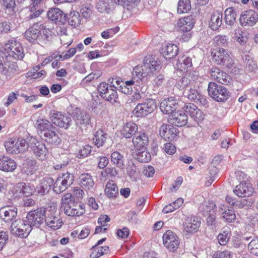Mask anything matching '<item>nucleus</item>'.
I'll list each match as a JSON object with an SVG mask.
<instances>
[{
	"mask_svg": "<svg viewBox=\"0 0 258 258\" xmlns=\"http://www.w3.org/2000/svg\"><path fill=\"white\" fill-rule=\"evenodd\" d=\"M161 64L152 56H147L144 58L143 65L136 66L134 69V74L136 75L141 82H146L160 70Z\"/></svg>",
	"mask_w": 258,
	"mask_h": 258,
	"instance_id": "nucleus-1",
	"label": "nucleus"
},
{
	"mask_svg": "<svg viewBox=\"0 0 258 258\" xmlns=\"http://www.w3.org/2000/svg\"><path fill=\"white\" fill-rule=\"evenodd\" d=\"M1 51L6 58L11 57L20 60L24 56V49L21 44L16 41H9L1 48Z\"/></svg>",
	"mask_w": 258,
	"mask_h": 258,
	"instance_id": "nucleus-2",
	"label": "nucleus"
},
{
	"mask_svg": "<svg viewBox=\"0 0 258 258\" xmlns=\"http://www.w3.org/2000/svg\"><path fill=\"white\" fill-rule=\"evenodd\" d=\"M208 92L213 99L219 102H225L230 96V93L227 88L213 82L209 83Z\"/></svg>",
	"mask_w": 258,
	"mask_h": 258,
	"instance_id": "nucleus-3",
	"label": "nucleus"
},
{
	"mask_svg": "<svg viewBox=\"0 0 258 258\" xmlns=\"http://www.w3.org/2000/svg\"><path fill=\"white\" fill-rule=\"evenodd\" d=\"M28 147L27 141L23 138H10L5 143L7 153L11 154L23 153L27 150Z\"/></svg>",
	"mask_w": 258,
	"mask_h": 258,
	"instance_id": "nucleus-4",
	"label": "nucleus"
},
{
	"mask_svg": "<svg viewBox=\"0 0 258 258\" xmlns=\"http://www.w3.org/2000/svg\"><path fill=\"white\" fill-rule=\"evenodd\" d=\"M32 229L27 220L20 219L14 221L10 227L11 232L13 235L23 238L28 236Z\"/></svg>",
	"mask_w": 258,
	"mask_h": 258,
	"instance_id": "nucleus-5",
	"label": "nucleus"
},
{
	"mask_svg": "<svg viewBox=\"0 0 258 258\" xmlns=\"http://www.w3.org/2000/svg\"><path fill=\"white\" fill-rule=\"evenodd\" d=\"M212 53L213 60L218 64L230 68L234 64V60L230 53L225 49L217 48Z\"/></svg>",
	"mask_w": 258,
	"mask_h": 258,
	"instance_id": "nucleus-6",
	"label": "nucleus"
},
{
	"mask_svg": "<svg viewBox=\"0 0 258 258\" xmlns=\"http://www.w3.org/2000/svg\"><path fill=\"white\" fill-rule=\"evenodd\" d=\"M49 117L53 124L61 128L68 129L72 124V119L69 116L57 110H51Z\"/></svg>",
	"mask_w": 258,
	"mask_h": 258,
	"instance_id": "nucleus-7",
	"label": "nucleus"
},
{
	"mask_svg": "<svg viewBox=\"0 0 258 258\" xmlns=\"http://www.w3.org/2000/svg\"><path fill=\"white\" fill-rule=\"evenodd\" d=\"M98 91L100 96L113 104L118 102V96L116 89L109 88V84L106 83H101L98 86Z\"/></svg>",
	"mask_w": 258,
	"mask_h": 258,
	"instance_id": "nucleus-8",
	"label": "nucleus"
},
{
	"mask_svg": "<svg viewBox=\"0 0 258 258\" xmlns=\"http://www.w3.org/2000/svg\"><path fill=\"white\" fill-rule=\"evenodd\" d=\"M46 210L43 208H38L30 211L27 215V221L32 228L33 226L39 227L44 222Z\"/></svg>",
	"mask_w": 258,
	"mask_h": 258,
	"instance_id": "nucleus-9",
	"label": "nucleus"
},
{
	"mask_svg": "<svg viewBox=\"0 0 258 258\" xmlns=\"http://www.w3.org/2000/svg\"><path fill=\"white\" fill-rule=\"evenodd\" d=\"M157 103L155 100L147 99L143 103L138 104L133 110V113L138 117L146 116L156 109Z\"/></svg>",
	"mask_w": 258,
	"mask_h": 258,
	"instance_id": "nucleus-10",
	"label": "nucleus"
},
{
	"mask_svg": "<svg viewBox=\"0 0 258 258\" xmlns=\"http://www.w3.org/2000/svg\"><path fill=\"white\" fill-rule=\"evenodd\" d=\"M29 146L38 159L44 160L48 153V150L44 143L32 138Z\"/></svg>",
	"mask_w": 258,
	"mask_h": 258,
	"instance_id": "nucleus-11",
	"label": "nucleus"
},
{
	"mask_svg": "<svg viewBox=\"0 0 258 258\" xmlns=\"http://www.w3.org/2000/svg\"><path fill=\"white\" fill-rule=\"evenodd\" d=\"M183 95L189 100L199 102L203 106H206L209 103L205 96L202 95L196 87L185 89Z\"/></svg>",
	"mask_w": 258,
	"mask_h": 258,
	"instance_id": "nucleus-12",
	"label": "nucleus"
},
{
	"mask_svg": "<svg viewBox=\"0 0 258 258\" xmlns=\"http://www.w3.org/2000/svg\"><path fill=\"white\" fill-rule=\"evenodd\" d=\"M179 133L176 127L169 124H163L159 128L160 136L165 140L175 141L178 138Z\"/></svg>",
	"mask_w": 258,
	"mask_h": 258,
	"instance_id": "nucleus-13",
	"label": "nucleus"
},
{
	"mask_svg": "<svg viewBox=\"0 0 258 258\" xmlns=\"http://www.w3.org/2000/svg\"><path fill=\"white\" fill-rule=\"evenodd\" d=\"M73 112L71 113V116L75 120L77 125L89 124L91 120V117L89 113L85 111H82L80 108L72 106Z\"/></svg>",
	"mask_w": 258,
	"mask_h": 258,
	"instance_id": "nucleus-14",
	"label": "nucleus"
},
{
	"mask_svg": "<svg viewBox=\"0 0 258 258\" xmlns=\"http://www.w3.org/2000/svg\"><path fill=\"white\" fill-rule=\"evenodd\" d=\"M239 22L242 26H253L258 22V13L252 10L245 11L241 14Z\"/></svg>",
	"mask_w": 258,
	"mask_h": 258,
	"instance_id": "nucleus-15",
	"label": "nucleus"
},
{
	"mask_svg": "<svg viewBox=\"0 0 258 258\" xmlns=\"http://www.w3.org/2000/svg\"><path fill=\"white\" fill-rule=\"evenodd\" d=\"M164 245L170 251H174L179 245L178 236L170 230L167 231L163 235Z\"/></svg>",
	"mask_w": 258,
	"mask_h": 258,
	"instance_id": "nucleus-16",
	"label": "nucleus"
},
{
	"mask_svg": "<svg viewBox=\"0 0 258 258\" xmlns=\"http://www.w3.org/2000/svg\"><path fill=\"white\" fill-rule=\"evenodd\" d=\"M65 214L68 216H80L85 212V205L74 203L62 206L61 208Z\"/></svg>",
	"mask_w": 258,
	"mask_h": 258,
	"instance_id": "nucleus-17",
	"label": "nucleus"
},
{
	"mask_svg": "<svg viewBox=\"0 0 258 258\" xmlns=\"http://www.w3.org/2000/svg\"><path fill=\"white\" fill-rule=\"evenodd\" d=\"M210 73L211 79L219 83L228 85L231 82L230 76L218 68H212Z\"/></svg>",
	"mask_w": 258,
	"mask_h": 258,
	"instance_id": "nucleus-18",
	"label": "nucleus"
},
{
	"mask_svg": "<svg viewBox=\"0 0 258 258\" xmlns=\"http://www.w3.org/2000/svg\"><path fill=\"white\" fill-rule=\"evenodd\" d=\"M44 221L47 226L54 230L60 228L62 224V221L56 216L54 209L46 210Z\"/></svg>",
	"mask_w": 258,
	"mask_h": 258,
	"instance_id": "nucleus-19",
	"label": "nucleus"
},
{
	"mask_svg": "<svg viewBox=\"0 0 258 258\" xmlns=\"http://www.w3.org/2000/svg\"><path fill=\"white\" fill-rule=\"evenodd\" d=\"M168 122L177 126H182L187 122V115L182 111L177 110L169 116Z\"/></svg>",
	"mask_w": 258,
	"mask_h": 258,
	"instance_id": "nucleus-20",
	"label": "nucleus"
},
{
	"mask_svg": "<svg viewBox=\"0 0 258 258\" xmlns=\"http://www.w3.org/2000/svg\"><path fill=\"white\" fill-rule=\"evenodd\" d=\"M178 106V101L174 97H170L162 100L160 103V108L161 111L165 114L170 115L176 111Z\"/></svg>",
	"mask_w": 258,
	"mask_h": 258,
	"instance_id": "nucleus-21",
	"label": "nucleus"
},
{
	"mask_svg": "<svg viewBox=\"0 0 258 258\" xmlns=\"http://www.w3.org/2000/svg\"><path fill=\"white\" fill-rule=\"evenodd\" d=\"M233 192L239 197H249L253 192V188L249 182L242 181L235 187Z\"/></svg>",
	"mask_w": 258,
	"mask_h": 258,
	"instance_id": "nucleus-22",
	"label": "nucleus"
},
{
	"mask_svg": "<svg viewBox=\"0 0 258 258\" xmlns=\"http://www.w3.org/2000/svg\"><path fill=\"white\" fill-rule=\"evenodd\" d=\"M141 82V81L140 80L139 78L136 75H134L133 71L132 79L125 82L122 81L117 89L125 94H130L133 91L132 86L134 84H136V86L138 85Z\"/></svg>",
	"mask_w": 258,
	"mask_h": 258,
	"instance_id": "nucleus-23",
	"label": "nucleus"
},
{
	"mask_svg": "<svg viewBox=\"0 0 258 258\" xmlns=\"http://www.w3.org/2000/svg\"><path fill=\"white\" fill-rule=\"evenodd\" d=\"M201 222L200 219L196 216L187 217L183 223L184 230L188 233H194L198 231Z\"/></svg>",
	"mask_w": 258,
	"mask_h": 258,
	"instance_id": "nucleus-24",
	"label": "nucleus"
},
{
	"mask_svg": "<svg viewBox=\"0 0 258 258\" xmlns=\"http://www.w3.org/2000/svg\"><path fill=\"white\" fill-rule=\"evenodd\" d=\"M17 165L14 160L7 156H0V170L11 172L17 168Z\"/></svg>",
	"mask_w": 258,
	"mask_h": 258,
	"instance_id": "nucleus-25",
	"label": "nucleus"
},
{
	"mask_svg": "<svg viewBox=\"0 0 258 258\" xmlns=\"http://www.w3.org/2000/svg\"><path fill=\"white\" fill-rule=\"evenodd\" d=\"M185 111L197 122H201L204 119L203 112L193 103H188L184 106Z\"/></svg>",
	"mask_w": 258,
	"mask_h": 258,
	"instance_id": "nucleus-26",
	"label": "nucleus"
},
{
	"mask_svg": "<svg viewBox=\"0 0 258 258\" xmlns=\"http://www.w3.org/2000/svg\"><path fill=\"white\" fill-rule=\"evenodd\" d=\"M53 183V179L46 176L40 180L39 185L37 186L36 191L38 195L42 196L48 193L50 187Z\"/></svg>",
	"mask_w": 258,
	"mask_h": 258,
	"instance_id": "nucleus-27",
	"label": "nucleus"
},
{
	"mask_svg": "<svg viewBox=\"0 0 258 258\" xmlns=\"http://www.w3.org/2000/svg\"><path fill=\"white\" fill-rule=\"evenodd\" d=\"M149 142L148 135L145 133H137L133 138V143L136 150H144Z\"/></svg>",
	"mask_w": 258,
	"mask_h": 258,
	"instance_id": "nucleus-28",
	"label": "nucleus"
},
{
	"mask_svg": "<svg viewBox=\"0 0 258 258\" xmlns=\"http://www.w3.org/2000/svg\"><path fill=\"white\" fill-rule=\"evenodd\" d=\"M42 28V26L41 24L36 23L34 24L25 32L26 38L32 42L40 39L39 36Z\"/></svg>",
	"mask_w": 258,
	"mask_h": 258,
	"instance_id": "nucleus-29",
	"label": "nucleus"
},
{
	"mask_svg": "<svg viewBox=\"0 0 258 258\" xmlns=\"http://www.w3.org/2000/svg\"><path fill=\"white\" fill-rule=\"evenodd\" d=\"M56 127L54 126L53 128H51L49 132L45 133L42 135V139L50 145L53 146L58 145L60 143L61 140L56 133Z\"/></svg>",
	"mask_w": 258,
	"mask_h": 258,
	"instance_id": "nucleus-30",
	"label": "nucleus"
},
{
	"mask_svg": "<svg viewBox=\"0 0 258 258\" xmlns=\"http://www.w3.org/2000/svg\"><path fill=\"white\" fill-rule=\"evenodd\" d=\"M17 70L18 66L15 62L8 61L4 62L3 68L0 71L5 76L6 79L9 80L15 75Z\"/></svg>",
	"mask_w": 258,
	"mask_h": 258,
	"instance_id": "nucleus-31",
	"label": "nucleus"
},
{
	"mask_svg": "<svg viewBox=\"0 0 258 258\" xmlns=\"http://www.w3.org/2000/svg\"><path fill=\"white\" fill-rule=\"evenodd\" d=\"M195 20L192 15L179 19L177 22V26L180 30L183 32L190 31L195 24Z\"/></svg>",
	"mask_w": 258,
	"mask_h": 258,
	"instance_id": "nucleus-32",
	"label": "nucleus"
},
{
	"mask_svg": "<svg viewBox=\"0 0 258 258\" xmlns=\"http://www.w3.org/2000/svg\"><path fill=\"white\" fill-rule=\"evenodd\" d=\"M48 18L55 23H62L63 24L66 21V15L58 8L51 9L47 12Z\"/></svg>",
	"mask_w": 258,
	"mask_h": 258,
	"instance_id": "nucleus-33",
	"label": "nucleus"
},
{
	"mask_svg": "<svg viewBox=\"0 0 258 258\" xmlns=\"http://www.w3.org/2000/svg\"><path fill=\"white\" fill-rule=\"evenodd\" d=\"M17 215V208L13 207L3 208L0 210V218L6 222H9Z\"/></svg>",
	"mask_w": 258,
	"mask_h": 258,
	"instance_id": "nucleus-34",
	"label": "nucleus"
},
{
	"mask_svg": "<svg viewBox=\"0 0 258 258\" xmlns=\"http://www.w3.org/2000/svg\"><path fill=\"white\" fill-rule=\"evenodd\" d=\"M179 51L177 45L172 43L167 44L162 46L161 53L164 58L167 59H171L175 57Z\"/></svg>",
	"mask_w": 258,
	"mask_h": 258,
	"instance_id": "nucleus-35",
	"label": "nucleus"
},
{
	"mask_svg": "<svg viewBox=\"0 0 258 258\" xmlns=\"http://www.w3.org/2000/svg\"><path fill=\"white\" fill-rule=\"evenodd\" d=\"M54 126L53 125L52 123L48 120L42 118H38L36 122L35 127L38 132L40 133L41 136L49 132L51 128H53Z\"/></svg>",
	"mask_w": 258,
	"mask_h": 258,
	"instance_id": "nucleus-36",
	"label": "nucleus"
},
{
	"mask_svg": "<svg viewBox=\"0 0 258 258\" xmlns=\"http://www.w3.org/2000/svg\"><path fill=\"white\" fill-rule=\"evenodd\" d=\"M223 14L219 11H214L211 16L209 27L213 30H217L221 26Z\"/></svg>",
	"mask_w": 258,
	"mask_h": 258,
	"instance_id": "nucleus-37",
	"label": "nucleus"
},
{
	"mask_svg": "<svg viewBox=\"0 0 258 258\" xmlns=\"http://www.w3.org/2000/svg\"><path fill=\"white\" fill-rule=\"evenodd\" d=\"M79 182L80 186L85 190L92 188L95 183L93 177L87 173H84L80 175Z\"/></svg>",
	"mask_w": 258,
	"mask_h": 258,
	"instance_id": "nucleus-38",
	"label": "nucleus"
},
{
	"mask_svg": "<svg viewBox=\"0 0 258 258\" xmlns=\"http://www.w3.org/2000/svg\"><path fill=\"white\" fill-rule=\"evenodd\" d=\"M137 125L132 122H127L121 130V135L126 139L131 138L138 131Z\"/></svg>",
	"mask_w": 258,
	"mask_h": 258,
	"instance_id": "nucleus-39",
	"label": "nucleus"
},
{
	"mask_svg": "<svg viewBox=\"0 0 258 258\" xmlns=\"http://www.w3.org/2000/svg\"><path fill=\"white\" fill-rule=\"evenodd\" d=\"M37 161L28 159L23 164L22 171L27 175L33 174L37 169Z\"/></svg>",
	"mask_w": 258,
	"mask_h": 258,
	"instance_id": "nucleus-40",
	"label": "nucleus"
},
{
	"mask_svg": "<svg viewBox=\"0 0 258 258\" xmlns=\"http://www.w3.org/2000/svg\"><path fill=\"white\" fill-rule=\"evenodd\" d=\"M192 66L191 59L189 57L182 56L178 58L176 67L180 71H187Z\"/></svg>",
	"mask_w": 258,
	"mask_h": 258,
	"instance_id": "nucleus-41",
	"label": "nucleus"
},
{
	"mask_svg": "<svg viewBox=\"0 0 258 258\" xmlns=\"http://www.w3.org/2000/svg\"><path fill=\"white\" fill-rule=\"evenodd\" d=\"M106 138L107 134L102 130L99 129L97 131L94 135L93 138V143L96 147L99 148L103 146Z\"/></svg>",
	"mask_w": 258,
	"mask_h": 258,
	"instance_id": "nucleus-42",
	"label": "nucleus"
},
{
	"mask_svg": "<svg viewBox=\"0 0 258 258\" xmlns=\"http://www.w3.org/2000/svg\"><path fill=\"white\" fill-rule=\"evenodd\" d=\"M219 211L222 215V217L228 222H231L235 219V214L232 210L227 209V207L221 204L219 207Z\"/></svg>",
	"mask_w": 258,
	"mask_h": 258,
	"instance_id": "nucleus-43",
	"label": "nucleus"
},
{
	"mask_svg": "<svg viewBox=\"0 0 258 258\" xmlns=\"http://www.w3.org/2000/svg\"><path fill=\"white\" fill-rule=\"evenodd\" d=\"M118 187L113 180H109L106 185L105 192L108 198H114L118 194Z\"/></svg>",
	"mask_w": 258,
	"mask_h": 258,
	"instance_id": "nucleus-44",
	"label": "nucleus"
},
{
	"mask_svg": "<svg viewBox=\"0 0 258 258\" xmlns=\"http://www.w3.org/2000/svg\"><path fill=\"white\" fill-rule=\"evenodd\" d=\"M236 18L235 11L232 8H228L225 11V21L227 25L232 26L234 25Z\"/></svg>",
	"mask_w": 258,
	"mask_h": 258,
	"instance_id": "nucleus-45",
	"label": "nucleus"
},
{
	"mask_svg": "<svg viewBox=\"0 0 258 258\" xmlns=\"http://www.w3.org/2000/svg\"><path fill=\"white\" fill-rule=\"evenodd\" d=\"M108 250L109 247L107 246H97V245H95L92 247V251L90 254V258H98Z\"/></svg>",
	"mask_w": 258,
	"mask_h": 258,
	"instance_id": "nucleus-46",
	"label": "nucleus"
},
{
	"mask_svg": "<svg viewBox=\"0 0 258 258\" xmlns=\"http://www.w3.org/2000/svg\"><path fill=\"white\" fill-rule=\"evenodd\" d=\"M81 17L79 13L76 11H72L69 15L68 23L70 25L76 27L81 23Z\"/></svg>",
	"mask_w": 258,
	"mask_h": 258,
	"instance_id": "nucleus-47",
	"label": "nucleus"
},
{
	"mask_svg": "<svg viewBox=\"0 0 258 258\" xmlns=\"http://www.w3.org/2000/svg\"><path fill=\"white\" fill-rule=\"evenodd\" d=\"M0 4L3 9L9 14H13L15 13L16 6L15 0H0Z\"/></svg>",
	"mask_w": 258,
	"mask_h": 258,
	"instance_id": "nucleus-48",
	"label": "nucleus"
},
{
	"mask_svg": "<svg viewBox=\"0 0 258 258\" xmlns=\"http://www.w3.org/2000/svg\"><path fill=\"white\" fill-rule=\"evenodd\" d=\"M53 190L57 194H60L66 190L69 186L66 184L60 179L58 177L55 181L53 183Z\"/></svg>",
	"mask_w": 258,
	"mask_h": 258,
	"instance_id": "nucleus-49",
	"label": "nucleus"
},
{
	"mask_svg": "<svg viewBox=\"0 0 258 258\" xmlns=\"http://www.w3.org/2000/svg\"><path fill=\"white\" fill-rule=\"evenodd\" d=\"M183 200L181 198H179L172 203L166 206L163 209L164 213L167 214L172 212L175 210L179 208L183 204Z\"/></svg>",
	"mask_w": 258,
	"mask_h": 258,
	"instance_id": "nucleus-50",
	"label": "nucleus"
},
{
	"mask_svg": "<svg viewBox=\"0 0 258 258\" xmlns=\"http://www.w3.org/2000/svg\"><path fill=\"white\" fill-rule=\"evenodd\" d=\"M191 9L190 0H179L177 6V13L183 14L187 13Z\"/></svg>",
	"mask_w": 258,
	"mask_h": 258,
	"instance_id": "nucleus-51",
	"label": "nucleus"
},
{
	"mask_svg": "<svg viewBox=\"0 0 258 258\" xmlns=\"http://www.w3.org/2000/svg\"><path fill=\"white\" fill-rule=\"evenodd\" d=\"M137 159L141 162H148L151 159L150 153L146 150H137Z\"/></svg>",
	"mask_w": 258,
	"mask_h": 258,
	"instance_id": "nucleus-52",
	"label": "nucleus"
},
{
	"mask_svg": "<svg viewBox=\"0 0 258 258\" xmlns=\"http://www.w3.org/2000/svg\"><path fill=\"white\" fill-rule=\"evenodd\" d=\"M111 161L119 168H121L123 166V157L118 152L115 151L111 154Z\"/></svg>",
	"mask_w": 258,
	"mask_h": 258,
	"instance_id": "nucleus-53",
	"label": "nucleus"
},
{
	"mask_svg": "<svg viewBox=\"0 0 258 258\" xmlns=\"http://www.w3.org/2000/svg\"><path fill=\"white\" fill-rule=\"evenodd\" d=\"M96 8L100 13H109L111 9V6L108 0H101L98 2Z\"/></svg>",
	"mask_w": 258,
	"mask_h": 258,
	"instance_id": "nucleus-54",
	"label": "nucleus"
},
{
	"mask_svg": "<svg viewBox=\"0 0 258 258\" xmlns=\"http://www.w3.org/2000/svg\"><path fill=\"white\" fill-rule=\"evenodd\" d=\"M192 82L187 77L184 76L180 79L176 83V86L180 89L189 88L191 87Z\"/></svg>",
	"mask_w": 258,
	"mask_h": 258,
	"instance_id": "nucleus-55",
	"label": "nucleus"
},
{
	"mask_svg": "<svg viewBox=\"0 0 258 258\" xmlns=\"http://www.w3.org/2000/svg\"><path fill=\"white\" fill-rule=\"evenodd\" d=\"M235 37L236 41L241 45H245L247 41L246 36L244 35L242 29L239 28L235 30Z\"/></svg>",
	"mask_w": 258,
	"mask_h": 258,
	"instance_id": "nucleus-56",
	"label": "nucleus"
},
{
	"mask_svg": "<svg viewBox=\"0 0 258 258\" xmlns=\"http://www.w3.org/2000/svg\"><path fill=\"white\" fill-rule=\"evenodd\" d=\"M215 207V204L213 202H211L201 204L200 207V209L203 212L204 214L208 213L211 214V213L212 212L213 213L214 212Z\"/></svg>",
	"mask_w": 258,
	"mask_h": 258,
	"instance_id": "nucleus-57",
	"label": "nucleus"
},
{
	"mask_svg": "<svg viewBox=\"0 0 258 258\" xmlns=\"http://www.w3.org/2000/svg\"><path fill=\"white\" fill-rule=\"evenodd\" d=\"M58 177L60 178L61 180L69 187L73 184L74 180V175L68 172L63 173L60 174Z\"/></svg>",
	"mask_w": 258,
	"mask_h": 258,
	"instance_id": "nucleus-58",
	"label": "nucleus"
},
{
	"mask_svg": "<svg viewBox=\"0 0 258 258\" xmlns=\"http://www.w3.org/2000/svg\"><path fill=\"white\" fill-rule=\"evenodd\" d=\"M230 236V233L228 230H223L217 237L219 244L221 245H225L228 242Z\"/></svg>",
	"mask_w": 258,
	"mask_h": 258,
	"instance_id": "nucleus-59",
	"label": "nucleus"
},
{
	"mask_svg": "<svg viewBox=\"0 0 258 258\" xmlns=\"http://www.w3.org/2000/svg\"><path fill=\"white\" fill-rule=\"evenodd\" d=\"M22 183L23 196L28 197L32 195L35 189V186L29 183L22 182Z\"/></svg>",
	"mask_w": 258,
	"mask_h": 258,
	"instance_id": "nucleus-60",
	"label": "nucleus"
},
{
	"mask_svg": "<svg viewBox=\"0 0 258 258\" xmlns=\"http://www.w3.org/2000/svg\"><path fill=\"white\" fill-rule=\"evenodd\" d=\"M92 6L90 4L83 6L80 11L82 16L85 18H90L92 13Z\"/></svg>",
	"mask_w": 258,
	"mask_h": 258,
	"instance_id": "nucleus-61",
	"label": "nucleus"
},
{
	"mask_svg": "<svg viewBox=\"0 0 258 258\" xmlns=\"http://www.w3.org/2000/svg\"><path fill=\"white\" fill-rule=\"evenodd\" d=\"M248 247L251 253L258 255V239L251 240Z\"/></svg>",
	"mask_w": 258,
	"mask_h": 258,
	"instance_id": "nucleus-62",
	"label": "nucleus"
},
{
	"mask_svg": "<svg viewBox=\"0 0 258 258\" xmlns=\"http://www.w3.org/2000/svg\"><path fill=\"white\" fill-rule=\"evenodd\" d=\"M136 166L134 164H129L126 168V172L128 175L132 180L136 179Z\"/></svg>",
	"mask_w": 258,
	"mask_h": 258,
	"instance_id": "nucleus-63",
	"label": "nucleus"
},
{
	"mask_svg": "<svg viewBox=\"0 0 258 258\" xmlns=\"http://www.w3.org/2000/svg\"><path fill=\"white\" fill-rule=\"evenodd\" d=\"M163 150L168 155H172L176 151V148L172 143H167L164 145Z\"/></svg>",
	"mask_w": 258,
	"mask_h": 258,
	"instance_id": "nucleus-64",
	"label": "nucleus"
}]
</instances>
